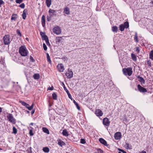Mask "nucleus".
<instances>
[{
	"instance_id": "nucleus-1",
	"label": "nucleus",
	"mask_w": 153,
	"mask_h": 153,
	"mask_svg": "<svg viewBox=\"0 0 153 153\" xmlns=\"http://www.w3.org/2000/svg\"><path fill=\"white\" fill-rule=\"evenodd\" d=\"M19 52L22 56H26L28 53V51L25 47L24 46H21L19 49Z\"/></svg>"
},
{
	"instance_id": "nucleus-2",
	"label": "nucleus",
	"mask_w": 153,
	"mask_h": 153,
	"mask_svg": "<svg viewBox=\"0 0 153 153\" xmlns=\"http://www.w3.org/2000/svg\"><path fill=\"white\" fill-rule=\"evenodd\" d=\"M3 40L4 44L6 45L9 44L11 41L10 36L9 35H5L3 37Z\"/></svg>"
},
{
	"instance_id": "nucleus-3",
	"label": "nucleus",
	"mask_w": 153,
	"mask_h": 153,
	"mask_svg": "<svg viewBox=\"0 0 153 153\" xmlns=\"http://www.w3.org/2000/svg\"><path fill=\"white\" fill-rule=\"evenodd\" d=\"M132 68H124L123 69V74L126 75L130 76L132 74Z\"/></svg>"
},
{
	"instance_id": "nucleus-4",
	"label": "nucleus",
	"mask_w": 153,
	"mask_h": 153,
	"mask_svg": "<svg viewBox=\"0 0 153 153\" xmlns=\"http://www.w3.org/2000/svg\"><path fill=\"white\" fill-rule=\"evenodd\" d=\"M7 117L9 121L13 124H15L16 120L14 118L12 114H9L8 115H7Z\"/></svg>"
},
{
	"instance_id": "nucleus-5",
	"label": "nucleus",
	"mask_w": 153,
	"mask_h": 153,
	"mask_svg": "<svg viewBox=\"0 0 153 153\" xmlns=\"http://www.w3.org/2000/svg\"><path fill=\"white\" fill-rule=\"evenodd\" d=\"M53 32L54 33L57 35H59L61 33V30L59 27L56 26L53 28Z\"/></svg>"
},
{
	"instance_id": "nucleus-6",
	"label": "nucleus",
	"mask_w": 153,
	"mask_h": 153,
	"mask_svg": "<svg viewBox=\"0 0 153 153\" xmlns=\"http://www.w3.org/2000/svg\"><path fill=\"white\" fill-rule=\"evenodd\" d=\"M65 75L68 79L71 78L73 76V72L71 70L68 69L67 72L65 74Z\"/></svg>"
},
{
	"instance_id": "nucleus-7",
	"label": "nucleus",
	"mask_w": 153,
	"mask_h": 153,
	"mask_svg": "<svg viewBox=\"0 0 153 153\" xmlns=\"http://www.w3.org/2000/svg\"><path fill=\"white\" fill-rule=\"evenodd\" d=\"M122 135L120 132H118L115 133L114 134V137L115 139L116 140H119L120 139Z\"/></svg>"
},
{
	"instance_id": "nucleus-8",
	"label": "nucleus",
	"mask_w": 153,
	"mask_h": 153,
	"mask_svg": "<svg viewBox=\"0 0 153 153\" xmlns=\"http://www.w3.org/2000/svg\"><path fill=\"white\" fill-rule=\"evenodd\" d=\"M95 114L98 117L102 116L103 115V113L102 111L99 109L96 110Z\"/></svg>"
},
{
	"instance_id": "nucleus-9",
	"label": "nucleus",
	"mask_w": 153,
	"mask_h": 153,
	"mask_svg": "<svg viewBox=\"0 0 153 153\" xmlns=\"http://www.w3.org/2000/svg\"><path fill=\"white\" fill-rule=\"evenodd\" d=\"M103 123L104 125L108 126L109 125L110 122L108 119L105 118L103 119Z\"/></svg>"
},
{
	"instance_id": "nucleus-10",
	"label": "nucleus",
	"mask_w": 153,
	"mask_h": 153,
	"mask_svg": "<svg viewBox=\"0 0 153 153\" xmlns=\"http://www.w3.org/2000/svg\"><path fill=\"white\" fill-rule=\"evenodd\" d=\"M137 88L139 91L140 92L144 93L147 91L146 88L142 87L140 85H137Z\"/></svg>"
},
{
	"instance_id": "nucleus-11",
	"label": "nucleus",
	"mask_w": 153,
	"mask_h": 153,
	"mask_svg": "<svg viewBox=\"0 0 153 153\" xmlns=\"http://www.w3.org/2000/svg\"><path fill=\"white\" fill-rule=\"evenodd\" d=\"M57 67L58 70L60 72H63L65 69L64 66L62 64H59L57 66Z\"/></svg>"
},
{
	"instance_id": "nucleus-12",
	"label": "nucleus",
	"mask_w": 153,
	"mask_h": 153,
	"mask_svg": "<svg viewBox=\"0 0 153 153\" xmlns=\"http://www.w3.org/2000/svg\"><path fill=\"white\" fill-rule=\"evenodd\" d=\"M99 141L101 143L103 144L104 145L106 146H108V145L107 144L106 141L104 139L102 138H100L99 139Z\"/></svg>"
},
{
	"instance_id": "nucleus-13",
	"label": "nucleus",
	"mask_w": 153,
	"mask_h": 153,
	"mask_svg": "<svg viewBox=\"0 0 153 153\" xmlns=\"http://www.w3.org/2000/svg\"><path fill=\"white\" fill-rule=\"evenodd\" d=\"M64 13L68 15L70 13V9L68 7H65L64 8Z\"/></svg>"
},
{
	"instance_id": "nucleus-14",
	"label": "nucleus",
	"mask_w": 153,
	"mask_h": 153,
	"mask_svg": "<svg viewBox=\"0 0 153 153\" xmlns=\"http://www.w3.org/2000/svg\"><path fill=\"white\" fill-rule=\"evenodd\" d=\"M45 17L44 15H42V23L43 27H44L45 25Z\"/></svg>"
},
{
	"instance_id": "nucleus-15",
	"label": "nucleus",
	"mask_w": 153,
	"mask_h": 153,
	"mask_svg": "<svg viewBox=\"0 0 153 153\" xmlns=\"http://www.w3.org/2000/svg\"><path fill=\"white\" fill-rule=\"evenodd\" d=\"M137 78L138 79L139 81L141 83L143 84H144L145 83V81L143 78L139 76H137Z\"/></svg>"
},
{
	"instance_id": "nucleus-16",
	"label": "nucleus",
	"mask_w": 153,
	"mask_h": 153,
	"mask_svg": "<svg viewBox=\"0 0 153 153\" xmlns=\"http://www.w3.org/2000/svg\"><path fill=\"white\" fill-rule=\"evenodd\" d=\"M55 10H54L50 9L49 11V13L51 16H53L54 14Z\"/></svg>"
},
{
	"instance_id": "nucleus-17",
	"label": "nucleus",
	"mask_w": 153,
	"mask_h": 153,
	"mask_svg": "<svg viewBox=\"0 0 153 153\" xmlns=\"http://www.w3.org/2000/svg\"><path fill=\"white\" fill-rule=\"evenodd\" d=\"M27 12V9H25L23 12L22 14L23 18L24 19H25L26 17V14Z\"/></svg>"
},
{
	"instance_id": "nucleus-18",
	"label": "nucleus",
	"mask_w": 153,
	"mask_h": 153,
	"mask_svg": "<svg viewBox=\"0 0 153 153\" xmlns=\"http://www.w3.org/2000/svg\"><path fill=\"white\" fill-rule=\"evenodd\" d=\"M17 18V15L16 14H13L11 16V20H12L16 21Z\"/></svg>"
},
{
	"instance_id": "nucleus-19",
	"label": "nucleus",
	"mask_w": 153,
	"mask_h": 153,
	"mask_svg": "<svg viewBox=\"0 0 153 153\" xmlns=\"http://www.w3.org/2000/svg\"><path fill=\"white\" fill-rule=\"evenodd\" d=\"M46 3L48 7H49L51 4V0H46Z\"/></svg>"
},
{
	"instance_id": "nucleus-20",
	"label": "nucleus",
	"mask_w": 153,
	"mask_h": 153,
	"mask_svg": "<svg viewBox=\"0 0 153 153\" xmlns=\"http://www.w3.org/2000/svg\"><path fill=\"white\" fill-rule=\"evenodd\" d=\"M62 134L64 136H68L69 135L68 132L66 129H64L63 130Z\"/></svg>"
},
{
	"instance_id": "nucleus-21",
	"label": "nucleus",
	"mask_w": 153,
	"mask_h": 153,
	"mask_svg": "<svg viewBox=\"0 0 153 153\" xmlns=\"http://www.w3.org/2000/svg\"><path fill=\"white\" fill-rule=\"evenodd\" d=\"M33 77L35 79H38L40 78V76L38 74H34Z\"/></svg>"
},
{
	"instance_id": "nucleus-22",
	"label": "nucleus",
	"mask_w": 153,
	"mask_h": 153,
	"mask_svg": "<svg viewBox=\"0 0 153 153\" xmlns=\"http://www.w3.org/2000/svg\"><path fill=\"white\" fill-rule=\"evenodd\" d=\"M58 144L59 146L61 147L65 145V143L63 141L61 140H59L58 141Z\"/></svg>"
},
{
	"instance_id": "nucleus-23",
	"label": "nucleus",
	"mask_w": 153,
	"mask_h": 153,
	"mask_svg": "<svg viewBox=\"0 0 153 153\" xmlns=\"http://www.w3.org/2000/svg\"><path fill=\"white\" fill-rule=\"evenodd\" d=\"M42 130L43 131L47 134H49V132L48 130L46 128L43 127L42 128Z\"/></svg>"
},
{
	"instance_id": "nucleus-24",
	"label": "nucleus",
	"mask_w": 153,
	"mask_h": 153,
	"mask_svg": "<svg viewBox=\"0 0 153 153\" xmlns=\"http://www.w3.org/2000/svg\"><path fill=\"white\" fill-rule=\"evenodd\" d=\"M112 30L113 32H117L118 30V28L116 26L112 27Z\"/></svg>"
},
{
	"instance_id": "nucleus-25",
	"label": "nucleus",
	"mask_w": 153,
	"mask_h": 153,
	"mask_svg": "<svg viewBox=\"0 0 153 153\" xmlns=\"http://www.w3.org/2000/svg\"><path fill=\"white\" fill-rule=\"evenodd\" d=\"M124 25H123V24L120 25L119 26V28H120V30L121 31H123L124 30L125 28V26H124Z\"/></svg>"
},
{
	"instance_id": "nucleus-26",
	"label": "nucleus",
	"mask_w": 153,
	"mask_h": 153,
	"mask_svg": "<svg viewBox=\"0 0 153 153\" xmlns=\"http://www.w3.org/2000/svg\"><path fill=\"white\" fill-rule=\"evenodd\" d=\"M134 40H135L136 42H138V36H137V32H136L135 33V35H134Z\"/></svg>"
},
{
	"instance_id": "nucleus-27",
	"label": "nucleus",
	"mask_w": 153,
	"mask_h": 153,
	"mask_svg": "<svg viewBox=\"0 0 153 153\" xmlns=\"http://www.w3.org/2000/svg\"><path fill=\"white\" fill-rule=\"evenodd\" d=\"M43 150L45 152L48 153L49 151V149L48 147H45L43 148Z\"/></svg>"
},
{
	"instance_id": "nucleus-28",
	"label": "nucleus",
	"mask_w": 153,
	"mask_h": 153,
	"mask_svg": "<svg viewBox=\"0 0 153 153\" xmlns=\"http://www.w3.org/2000/svg\"><path fill=\"white\" fill-rule=\"evenodd\" d=\"M73 102L74 103V104L76 105V107H77V109L78 110H80V108L79 106V105L78 104V103L77 102H76L74 100H73Z\"/></svg>"
},
{
	"instance_id": "nucleus-29",
	"label": "nucleus",
	"mask_w": 153,
	"mask_h": 153,
	"mask_svg": "<svg viewBox=\"0 0 153 153\" xmlns=\"http://www.w3.org/2000/svg\"><path fill=\"white\" fill-rule=\"evenodd\" d=\"M123 25L125 26V27L126 28H128L129 27V23L127 22H125Z\"/></svg>"
},
{
	"instance_id": "nucleus-30",
	"label": "nucleus",
	"mask_w": 153,
	"mask_h": 153,
	"mask_svg": "<svg viewBox=\"0 0 153 153\" xmlns=\"http://www.w3.org/2000/svg\"><path fill=\"white\" fill-rule=\"evenodd\" d=\"M150 58L153 60V50L151 51L149 54Z\"/></svg>"
},
{
	"instance_id": "nucleus-31",
	"label": "nucleus",
	"mask_w": 153,
	"mask_h": 153,
	"mask_svg": "<svg viewBox=\"0 0 153 153\" xmlns=\"http://www.w3.org/2000/svg\"><path fill=\"white\" fill-rule=\"evenodd\" d=\"M42 39L43 40H45V41L48 39L47 36L45 34L42 35Z\"/></svg>"
},
{
	"instance_id": "nucleus-32",
	"label": "nucleus",
	"mask_w": 153,
	"mask_h": 153,
	"mask_svg": "<svg viewBox=\"0 0 153 153\" xmlns=\"http://www.w3.org/2000/svg\"><path fill=\"white\" fill-rule=\"evenodd\" d=\"M47 57L48 62H49L50 63H51V60L50 57L49 55V54L48 53H47Z\"/></svg>"
},
{
	"instance_id": "nucleus-33",
	"label": "nucleus",
	"mask_w": 153,
	"mask_h": 153,
	"mask_svg": "<svg viewBox=\"0 0 153 153\" xmlns=\"http://www.w3.org/2000/svg\"><path fill=\"white\" fill-rule=\"evenodd\" d=\"M131 56L132 57V59L133 60L135 61L136 60L137 58L136 57V56L134 55V54L133 53H131Z\"/></svg>"
},
{
	"instance_id": "nucleus-34",
	"label": "nucleus",
	"mask_w": 153,
	"mask_h": 153,
	"mask_svg": "<svg viewBox=\"0 0 153 153\" xmlns=\"http://www.w3.org/2000/svg\"><path fill=\"white\" fill-rule=\"evenodd\" d=\"M52 97L54 100H56L57 99V95L56 94L53 93L52 95Z\"/></svg>"
},
{
	"instance_id": "nucleus-35",
	"label": "nucleus",
	"mask_w": 153,
	"mask_h": 153,
	"mask_svg": "<svg viewBox=\"0 0 153 153\" xmlns=\"http://www.w3.org/2000/svg\"><path fill=\"white\" fill-rule=\"evenodd\" d=\"M20 103H21L22 105L24 106L27 105V104L25 102L20 100L19 101Z\"/></svg>"
},
{
	"instance_id": "nucleus-36",
	"label": "nucleus",
	"mask_w": 153,
	"mask_h": 153,
	"mask_svg": "<svg viewBox=\"0 0 153 153\" xmlns=\"http://www.w3.org/2000/svg\"><path fill=\"white\" fill-rule=\"evenodd\" d=\"M61 37L58 36L56 37V42H59L61 40Z\"/></svg>"
},
{
	"instance_id": "nucleus-37",
	"label": "nucleus",
	"mask_w": 153,
	"mask_h": 153,
	"mask_svg": "<svg viewBox=\"0 0 153 153\" xmlns=\"http://www.w3.org/2000/svg\"><path fill=\"white\" fill-rule=\"evenodd\" d=\"M13 133L14 134H16L17 132V130L16 128L15 127H13Z\"/></svg>"
},
{
	"instance_id": "nucleus-38",
	"label": "nucleus",
	"mask_w": 153,
	"mask_h": 153,
	"mask_svg": "<svg viewBox=\"0 0 153 153\" xmlns=\"http://www.w3.org/2000/svg\"><path fill=\"white\" fill-rule=\"evenodd\" d=\"M16 33L18 36H22L21 33L19 30L18 29L16 30Z\"/></svg>"
},
{
	"instance_id": "nucleus-39",
	"label": "nucleus",
	"mask_w": 153,
	"mask_h": 153,
	"mask_svg": "<svg viewBox=\"0 0 153 153\" xmlns=\"http://www.w3.org/2000/svg\"><path fill=\"white\" fill-rule=\"evenodd\" d=\"M125 146L126 147V148L127 149H130L129 145V143H126Z\"/></svg>"
},
{
	"instance_id": "nucleus-40",
	"label": "nucleus",
	"mask_w": 153,
	"mask_h": 153,
	"mask_svg": "<svg viewBox=\"0 0 153 153\" xmlns=\"http://www.w3.org/2000/svg\"><path fill=\"white\" fill-rule=\"evenodd\" d=\"M33 107V104H32L30 106H29L28 107H27V108L29 110H31Z\"/></svg>"
},
{
	"instance_id": "nucleus-41",
	"label": "nucleus",
	"mask_w": 153,
	"mask_h": 153,
	"mask_svg": "<svg viewBox=\"0 0 153 153\" xmlns=\"http://www.w3.org/2000/svg\"><path fill=\"white\" fill-rule=\"evenodd\" d=\"M147 64L148 65L149 67L151 66V62L150 60H148L147 62Z\"/></svg>"
},
{
	"instance_id": "nucleus-42",
	"label": "nucleus",
	"mask_w": 153,
	"mask_h": 153,
	"mask_svg": "<svg viewBox=\"0 0 153 153\" xmlns=\"http://www.w3.org/2000/svg\"><path fill=\"white\" fill-rule=\"evenodd\" d=\"M43 49L44 50H45V51L47 49V48L45 43L43 44Z\"/></svg>"
},
{
	"instance_id": "nucleus-43",
	"label": "nucleus",
	"mask_w": 153,
	"mask_h": 153,
	"mask_svg": "<svg viewBox=\"0 0 153 153\" xmlns=\"http://www.w3.org/2000/svg\"><path fill=\"white\" fill-rule=\"evenodd\" d=\"M86 142L85 139H81L80 140V143L82 144H85Z\"/></svg>"
},
{
	"instance_id": "nucleus-44",
	"label": "nucleus",
	"mask_w": 153,
	"mask_h": 153,
	"mask_svg": "<svg viewBox=\"0 0 153 153\" xmlns=\"http://www.w3.org/2000/svg\"><path fill=\"white\" fill-rule=\"evenodd\" d=\"M19 7H21L22 8H24L25 7V5L24 3H22L19 5Z\"/></svg>"
},
{
	"instance_id": "nucleus-45",
	"label": "nucleus",
	"mask_w": 153,
	"mask_h": 153,
	"mask_svg": "<svg viewBox=\"0 0 153 153\" xmlns=\"http://www.w3.org/2000/svg\"><path fill=\"white\" fill-rule=\"evenodd\" d=\"M23 0H16V2L17 3L20 4L23 1Z\"/></svg>"
},
{
	"instance_id": "nucleus-46",
	"label": "nucleus",
	"mask_w": 153,
	"mask_h": 153,
	"mask_svg": "<svg viewBox=\"0 0 153 153\" xmlns=\"http://www.w3.org/2000/svg\"><path fill=\"white\" fill-rule=\"evenodd\" d=\"M118 150L120 151L119 152H121L123 153H126V151H124L123 149H120L119 148L118 149Z\"/></svg>"
},
{
	"instance_id": "nucleus-47",
	"label": "nucleus",
	"mask_w": 153,
	"mask_h": 153,
	"mask_svg": "<svg viewBox=\"0 0 153 153\" xmlns=\"http://www.w3.org/2000/svg\"><path fill=\"white\" fill-rule=\"evenodd\" d=\"M29 134L31 136H32L33 135V131L32 130H30Z\"/></svg>"
},
{
	"instance_id": "nucleus-48",
	"label": "nucleus",
	"mask_w": 153,
	"mask_h": 153,
	"mask_svg": "<svg viewBox=\"0 0 153 153\" xmlns=\"http://www.w3.org/2000/svg\"><path fill=\"white\" fill-rule=\"evenodd\" d=\"M64 89L65 91L67 93H68L69 92V91L67 89L66 87H65V86H63Z\"/></svg>"
},
{
	"instance_id": "nucleus-49",
	"label": "nucleus",
	"mask_w": 153,
	"mask_h": 153,
	"mask_svg": "<svg viewBox=\"0 0 153 153\" xmlns=\"http://www.w3.org/2000/svg\"><path fill=\"white\" fill-rule=\"evenodd\" d=\"M4 61L2 59H1V60L0 61V64H2L4 65Z\"/></svg>"
},
{
	"instance_id": "nucleus-50",
	"label": "nucleus",
	"mask_w": 153,
	"mask_h": 153,
	"mask_svg": "<svg viewBox=\"0 0 153 153\" xmlns=\"http://www.w3.org/2000/svg\"><path fill=\"white\" fill-rule=\"evenodd\" d=\"M30 59L32 62H34L35 61L33 58L31 56H30Z\"/></svg>"
},
{
	"instance_id": "nucleus-51",
	"label": "nucleus",
	"mask_w": 153,
	"mask_h": 153,
	"mask_svg": "<svg viewBox=\"0 0 153 153\" xmlns=\"http://www.w3.org/2000/svg\"><path fill=\"white\" fill-rule=\"evenodd\" d=\"M67 94L68 95L69 98L71 99H72V97H71V94L69 92Z\"/></svg>"
},
{
	"instance_id": "nucleus-52",
	"label": "nucleus",
	"mask_w": 153,
	"mask_h": 153,
	"mask_svg": "<svg viewBox=\"0 0 153 153\" xmlns=\"http://www.w3.org/2000/svg\"><path fill=\"white\" fill-rule=\"evenodd\" d=\"M4 4V2L2 0H0V7H1V5L2 4Z\"/></svg>"
},
{
	"instance_id": "nucleus-53",
	"label": "nucleus",
	"mask_w": 153,
	"mask_h": 153,
	"mask_svg": "<svg viewBox=\"0 0 153 153\" xmlns=\"http://www.w3.org/2000/svg\"><path fill=\"white\" fill-rule=\"evenodd\" d=\"M136 51H137L138 53L139 52L140 50L139 48L138 47H137L136 48Z\"/></svg>"
},
{
	"instance_id": "nucleus-54",
	"label": "nucleus",
	"mask_w": 153,
	"mask_h": 153,
	"mask_svg": "<svg viewBox=\"0 0 153 153\" xmlns=\"http://www.w3.org/2000/svg\"><path fill=\"white\" fill-rule=\"evenodd\" d=\"M47 45H50V43L49 42L48 39L45 41Z\"/></svg>"
},
{
	"instance_id": "nucleus-55",
	"label": "nucleus",
	"mask_w": 153,
	"mask_h": 153,
	"mask_svg": "<svg viewBox=\"0 0 153 153\" xmlns=\"http://www.w3.org/2000/svg\"><path fill=\"white\" fill-rule=\"evenodd\" d=\"M98 151L99 152H100V153H103V151L100 149H99L98 150Z\"/></svg>"
},
{
	"instance_id": "nucleus-56",
	"label": "nucleus",
	"mask_w": 153,
	"mask_h": 153,
	"mask_svg": "<svg viewBox=\"0 0 153 153\" xmlns=\"http://www.w3.org/2000/svg\"><path fill=\"white\" fill-rule=\"evenodd\" d=\"M53 89V86H52L51 87L48 88V90H52Z\"/></svg>"
},
{
	"instance_id": "nucleus-57",
	"label": "nucleus",
	"mask_w": 153,
	"mask_h": 153,
	"mask_svg": "<svg viewBox=\"0 0 153 153\" xmlns=\"http://www.w3.org/2000/svg\"><path fill=\"white\" fill-rule=\"evenodd\" d=\"M35 112V110H33L31 112V114H33Z\"/></svg>"
},
{
	"instance_id": "nucleus-58",
	"label": "nucleus",
	"mask_w": 153,
	"mask_h": 153,
	"mask_svg": "<svg viewBox=\"0 0 153 153\" xmlns=\"http://www.w3.org/2000/svg\"><path fill=\"white\" fill-rule=\"evenodd\" d=\"M44 34H45V33H43L42 32H40V35L42 36V35H44Z\"/></svg>"
},
{
	"instance_id": "nucleus-59",
	"label": "nucleus",
	"mask_w": 153,
	"mask_h": 153,
	"mask_svg": "<svg viewBox=\"0 0 153 153\" xmlns=\"http://www.w3.org/2000/svg\"><path fill=\"white\" fill-rule=\"evenodd\" d=\"M150 22L152 23V26H153V21L151 19L150 20Z\"/></svg>"
},
{
	"instance_id": "nucleus-60",
	"label": "nucleus",
	"mask_w": 153,
	"mask_h": 153,
	"mask_svg": "<svg viewBox=\"0 0 153 153\" xmlns=\"http://www.w3.org/2000/svg\"><path fill=\"white\" fill-rule=\"evenodd\" d=\"M140 153H146V152L145 151H141Z\"/></svg>"
},
{
	"instance_id": "nucleus-61",
	"label": "nucleus",
	"mask_w": 153,
	"mask_h": 153,
	"mask_svg": "<svg viewBox=\"0 0 153 153\" xmlns=\"http://www.w3.org/2000/svg\"><path fill=\"white\" fill-rule=\"evenodd\" d=\"M51 19L49 18H47V20L48 21H49Z\"/></svg>"
},
{
	"instance_id": "nucleus-62",
	"label": "nucleus",
	"mask_w": 153,
	"mask_h": 153,
	"mask_svg": "<svg viewBox=\"0 0 153 153\" xmlns=\"http://www.w3.org/2000/svg\"><path fill=\"white\" fill-rule=\"evenodd\" d=\"M27 105H27L25 106V107H26L27 108V107H29V105L28 104H27Z\"/></svg>"
},
{
	"instance_id": "nucleus-63",
	"label": "nucleus",
	"mask_w": 153,
	"mask_h": 153,
	"mask_svg": "<svg viewBox=\"0 0 153 153\" xmlns=\"http://www.w3.org/2000/svg\"><path fill=\"white\" fill-rule=\"evenodd\" d=\"M2 111V108L0 107V113Z\"/></svg>"
},
{
	"instance_id": "nucleus-64",
	"label": "nucleus",
	"mask_w": 153,
	"mask_h": 153,
	"mask_svg": "<svg viewBox=\"0 0 153 153\" xmlns=\"http://www.w3.org/2000/svg\"><path fill=\"white\" fill-rule=\"evenodd\" d=\"M150 3H152L153 5V1H151Z\"/></svg>"
}]
</instances>
